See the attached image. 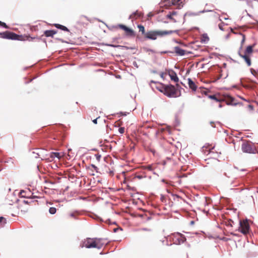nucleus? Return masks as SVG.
Returning a JSON list of instances; mask_svg holds the SVG:
<instances>
[{
  "mask_svg": "<svg viewBox=\"0 0 258 258\" xmlns=\"http://www.w3.org/2000/svg\"><path fill=\"white\" fill-rule=\"evenodd\" d=\"M104 245V243L102 242L101 239L87 238L82 241L80 244V247L82 248L85 247L88 248H97L100 249Z\"/></svg>",
  "mask_w": 258,
  "mask_h": 258,
  "instance_id": "1",
  "label": "nucleus"
},
{
  "mask_svg": "<svg viewBox=\"0 0 258 258\" xmlns=\"http://www.w3.org/2000/svg\"><path fill=\"white\" fill-rule=\"evenodd\" d=\"M158 89L160 92L169 97L175 98L180 96L181 95L180 91L172 85H161V87Z\"/></svg>",
  "mask_w": 258,
  "mask_h": 258,
  "instance_id": "2",
  "label": "nucleus"
},
{
  "mask_svg": "<svg viewBox=\"0 0 258 258\" xmlns=\"http://www.w3.org/2000/svg\"><path fill=\"white\" fill-rule=\"evenodd\" d=\"M174 31L172 30H151L146 32L144 38L145 39L156 40L158 36L162 37L165 35H170Z\"/></svg>",
  "mask_w": 258,
  "mask_h": 258,
  "instance_id": "3",
  "label": "nucleus"
},
{
  "mask_svg": "<svg viewBox=\"0 0 258 258\" xmlns=\"http://www.w3.org/2000/svg\"><path fill=\"white\" fill-rule=\"evenodd\" d=\"M238 230L244 235H247L249 233L250 226L247 220H242L239 221Z\"/></svg>",
  "mask_w": 258,
  "mask_h": 258,
  "instance_id": "4",
  "label": "nucleus"
},
{
  "mask_svg": "<svg viewBox=\"0 0 258 258\" xmlns=\"http://www.w3.org/2000/svg\"><path fill=\"white\" fill-rule=\"evenodd\" d=\"M0 36L2 38L12 39V40H21L20 37L21 36L15 34L14 32L10 31H5L4 32L0 33Z\"/></svg>",
  "mask_w": 258,
  "mask_h": 258,
  "instance_id": "5",
  "label": "nucleus"
},
{
  "mask_svg": "<svg viewBox=\"0 0 258 258\" xmlns=\"http://www.w3.org/2000/svg\"><path fill=\"white\" fill-rule=\"evenodd\" d=\"M118 27L124 31L125 35L128 37L135 36V33L133 30L123 24H119Z\"/></svg>",
  "mask_w": 258,
  "mask_h": 258,
  "instance_id": "6",
  "label": "nucleus"
},
{
  "mask_svg": "<svg viewBox=\"0 0 258 258\" xmlns=\"http://www.w3.org/2000/svg\"><path fill=\"white\" fill-rule=\"evenodd\" d=\"M241 149L243 152L247 153H254V149L253 148L252 145L248 142H244L242 144Z\"/></svg>",
  "mask_w": 258,
  "mask_h": 258,
  "instance_id": "7",
  "label": "nucleus"
},
{
  "mask_svg": "<svg viewBox=\"0 0 258 258\" xmlns=\"http://www.w3.org/2000/svg\"><path fill=\"white\" fill-rule=\"evenodd\" d=\"M168 245V241L165 237H164L163 239H161L156 241L155 246L157 249H162L165 246Z\"/></svg>",
  "mask_w": 258,
  "mask_h": 258,
  "instance_id": "8",
  "label": "nucleus"
},
{
  "mask_svg": "<svg viewBox=\"0 0 258 258\" xmlns=\"http://www.w3.org/2000/svg\"><path fill=\"white\" fill-rule=\"evenodd\" d=\"M238 54L241 57L244 59L248 66H250L251 65V60L249 55L245 53L244 54H242L240 51L238 52Z\"/></svg>",
  "mask_w": 258,
  "mask_h": 258,
  "instance_id": "9",
  "label": "nucleus"
},
{
  "mask_svg": "<svg viewBox=\"0 0 258 258\" xmlns=\"http://www.w3.org/2000/svg\"><path fill=\"white\" fill-rule=\"evenodd\" d=\"M143 16V14L142 12H139L138 11H136L135 12L133 13L132 14H131L130 17V19H137L138 18H141Z\"/></svg>",
  "mask_w": 258,
  "mask_h": 258,
  "instance_id": "10",
  "label": "nucleus"
},
{
  "mask_svg": "<svg viewBox=\"0 0 258 258\" xmlns=\"http://www.w3.org/2000/svg\"><path fill=\"white\" fill-rule=\"evenodd\" d=\"M174 52L178 55L182 56L185 54L186 51L181 49L179 46H175L174 48Z\"/></svg>",
  "mask_w": 258,
  "mask_h": 258,
  "instance_id": "11",
  "label": "nucleus"
},
{
  "mask_svg": "<svg viewBox=\"0 0 258 258\" xmlns=\"http://www.w3.org/2000/svg\"><path fill=\"white\" fill-rule=\"evenodd\" d=\"M188 85L190 89L193 91H196L197 89V86L196 85L195 83L192 81L190 78H188L187 79Z\"/></svg>",
  "mask_w": 258,
  "mask_h": 258,
  "instance_id": "12",
  "label": "nucleus"
},
{
  "mask_svg": "<svg viewBox=\"0 0 258 258\" xmlns=\"http://www.w3.org/2000/svg\"><path fill=\"white\" fill-rule=\"evenodd\" d=\"M169 75L171 80L174 81L175 82H177L178 81V78L175 72L172 71L171 73H169Z\"/></svg>",
  "mask_w": 258,
  "mask_h": 258,
  "instance_id": "13",
  "label": "nucleus"
},
{
  "mask_svg": "<svg viewBox=\"0 0 258 258\" xmlns=\"http://www.w3.org/2000/svg\"><path fill=\"white\" fill-rule=\"evenodd\" d=\"M87 21V18L86 17L84 16H81L78 18V23L84 25L85 24L86 21Z\"/></svg>",
  "mask_w": 258,
  "mask_h": 258,
  "instance_id": "14",
  "label": "nucleus"
},
{
  "mask_svg": "<svg viewBox=\"0 0 258 258\" xmlns=\"http://www.w3.org/2000/svg\"><path fill=\"white\" fill-rule=\"evenodd\" d=\"M176 15H177V12L173 11L172 13H170L169 14H168L166 16V17L167 18L169 19L170 20H171L172 22H176L177 21L173 18V16H175Z\"/></svg>",
  "mask_w": 258,
  "mask_h": 258,
  "instance_id": "15",
  "label": "nucleus"
},
{
  "mask_svg": "<svg viewBox=\"0 0 258 258\" xmlns=\"http://www.w3.org/2000/svg\"><path fill=\"white\" fill-rule=\"evenodd\" d=\"M44 33L46 37H53L56 33V31L54 30H46Z\"/></svg>",
  "mask_w": 258,
  "mask_h": 258,
  "instance_id": "16",
  "label": "nucleus"
},
{
  "mask_svg": "<svg viewBox=\"0 0 258 258\" xmlns=\"http://www.w3.org/2000/svg\"><path fill=\"white\" fill-rule=\"evenodd\" d=\"M254 46V44L253 45L248 46L245 50L244 53L250 55L253 52V47Z\"/></svg>",
  "mask_w": 258,
  "mask_h": 258,
  "instance_id": "17",
  "label": "nucleus"
},
{
  "mask_svg": "<svg viewBox=\"0 0 258 258\" xmlns=\"http://www.w3.org/2000/svg\"><path fill=\"white\" fill-rule=\"evenodd\" d=\"M172 196L173 197V200L177 203H181V201H184L180 196L177 195L176 194H172Z\"/></svg>",
  "mask_w": 258,
  "mask_h": 258,
  "instance_id": "18",
  "label": "nucleus"
},
{
  "mask_svg": "<svg viewBox=\"0 0 258 258\" xmlns=\"http://www.w3.org/2000/svg\"><path fill=\"white\" fill-rule=\"evenodd\" d=\"M54 26L58 28V29H61L63 31H69V29L64 26H63V25H61L60 24H54Z\"/></svg>",
  "mask_w": 258,
  "mask_h": 258,
  "instance_id": "19",
  "label": "nucleus"
},
{
  "mask_svg": "<svg viewBox=\"0 0 258 258\" xmlns=\"http://www.w3.org/2000/svg\"><path fill=\"white\" fill-rule=\"evenodd\" d=\"M138 28H139V32H141L142 35L145 37L147 32L145 31L144 26L142 25H138Z\"/></svg>",
  "mask_w": 258,
  "mask_h": 258,
  "instance_id": "20",
  "label": "nucleus"
},
{
  "mask_svg": "<svg viewBox=\"0 0 258 258\" xmlns=\"http://www.w3.org/2000/svg\"><path fill=\"white\" fill-rule=\"evenodd\" d=\"M50 157L51 158H54L56 157L58 159H60L61 157V156L60 155L59 153L52 152L51 153Z\"/></svg>",
  "mask_w": 258,
  "mask_h": 258,
  "instance_id": "21",
  "label": "nucleus"
},
{
  "mask_svg": "<svg viewBox=\"0 0 258 258\" xmlns=\"http://www.w3.org/2000/svg\"><path fill=\"white\" fill-rule=\"evenodd\" d=\"M20 195L22 197L29 198V196L27 194V192L23 190H22L20 191Z\"/></svg>",
  "mask_w": 258,
  "mask_h": 258,
  "instance_id": "22",
  "label": "nucleus"
},
{
  "mask_svg": "<svg viewBox=\"0 0 258 258\" xmlns=\"http://www.w3.org/2000/svg\"><path fill=\"white\" fill-rule=\"evenodd\" d=\"M6 223V219L3 217H0V225L3 226Z\"/></svg>",
  "mask_w": 258,
  "mask_h": 258,
  "instance_id": "23",
  "label": "nucleus"
},
{
  "mask_svg": "<svg viewBox=\"0 0 258 258\" xmlns=\"http://www.w3.org/2000/svg\"><path fill=\"white\" fill-rule=\"evenodd\" d=\"M56 212V209L54 207H51L49 209V212L51 214H54Z\"/></svg>",
  "mask_w": 258,
  "mask_h": 258,
  "instance_id": "24",
  "label": "nucleus"
},
{
  "mask_svg": "<svg viewBox=\"0 0 258 258\" xmlns=\"http://www.w3.org/2000/svg\"><path fill=\"white\" fill-rule=\"evenodd\" d=\"M209 98H210V99H213L214 100H215L217 102H220L221 100L219 99H218L216 97V95H210L209 96Z\"/></svg>",
  "mask_w": 258,
  "mask_h": 258,
  "instance_id": "25",
  "label": "nucleus"
},
{
  "mask_svg": "<svg viewBox=\"0 0 258 258\" xmlns=\"http://www.w3.org/2000/svg\"><path fill=\"white\" fill-rule=\"evenodd\" d=\"M240 35L242 36V38L241 42V47H242L245 40V36L243 34H240Z\"/></svg>",
  "mask_w": 258,
  "mask_h": 258,
  "instance_id": "26",
  "label": "nucleus"
},
{
  "mask_svg": "<svg viewBox=\"0 0 258 258\" xmlns=\"http://www.w3.org/2000/svg\"><path fill=\"white\" fill-rule=\"evenodd\" d=\"M20 207L21 208V212H23L24 213L27 212L29 210V208H23V206L22 205H20Z\"/></svg>",
  "mask_w": 258,
  "mask_h": 258,
  "instance_id": "27",
  "label": "nucleus"
},
{
  "mask_svg": "<svg viewBox=\"0 0 258 258\" xmlns=\"http://www.w3.org/2000/svg\"><path fill=\"white\" fill-rule=\"evenodd\" d=\"M181 0H171L172 5H177Z\"/></svg>",
  "mask_w": 258,
  "mask_h": 258,
  "instance_id": "28",
  "label": "nucleus"
},
{
  "mask_svg": "<svg viewBox=\"0 0 258 258\" xmlns=\"http://www.w3.org/2000/svg\"><path fill=\"white\" fill-rule=\"evenodd\" d=\"M0 25L3 26V27H5V28H8L7 25L4 22L0 21Z\"/></svg>",
  "mask_w": 258,
  "mask_h": 258,
  "instance_id": "29",
  "label": "nucleus"
},
{
  "mask_svg": "<svg viewBox=\"0 0 258 258\" xmlns=\"http://www.w3.org/2000/svg\"><path fill=\"white\" fill-rule=\"evenodd\" d=\"M118 131L120 134H123L124 132V127H119L118 129Z\"/></svg>",
  "mask_w": 258,
  "mask_h": 258,
  "instance_id": "30",
  "label": "nucleus"
},
{
  "mask_svg": "<svg viewBox=\"0 0 258 258\" xmlns=\"http://www.w3.org/2000/svg\"><path fill=\"white\" fill-rule=\"evenodd\" d=\"M77 215L76 212H73L70 214V216L73 218H75L76 216Z\"/></svg>",
  "mask_w": 258,
  "mask_h": 258,
  "instance_id": "31",
  "label": "nucleus"
},
{
  "mask_svg": "<svg viewBox=\"0 0 258 258\" xmlns=\"http://www.w3.org/2000/svg\"><path fill=\"white\" fill-rule=\"evenodd\" d=\"M228 99H229V101H230V102L229 103H227V104L231 103L233 101V100H234V99L232 97H230V96H229L228 97Z\"/></svg>",
  "mask_w": 258,
  "mask_h": 258,
  "instance_id": "32",
  "label": "nucleus"
},
{
  "mask_svg": "<svg viewBox=\"0 0 258 258\" xmlns=\"http://www.w3.org/2000/svg\"><path fill=\"white\" fill-rule=\"evenodd\" d=\"M100 118V116H98V117H97L96 118H95V119H93V120H92L94 124H97V120H98V118Z\"/></svg>",
  "mask_w": 258,
  "mask_h": 258,
  "instance_id": "33",
  "label": "nucleus"
},
{
  "mask_svg": "<svg viewBox=\"0 0 258 258\" xmlns=\"http://www.w3.org/2000/svg\"><path fill=\"white\" fill-rule=\"evenodd\" d=\"M251 72L254 76H256V75L257 74V72L253 69L251 70Z\"/></svg>",
  "mask_w": 258,
  "mask_h": 258,
  "instance_id": "34",
  "label": "nucleus"
},
{
  "mask_svg": "<svg viewBox=\"0 0 258 258\" xmlns=\"http://www.w3.org/2000/svg\"><path fill=\"white\" fill-rule=\"evenodd\" d=\"M228 224L230 225V226L232 227L233 226V224H234V222L232 220H229L228 221Z\"/></svg>",
  "mask_w": 258,
  "mask_h": 258,
  "instance_id": "35",
  "label": "nucleus"
},
{
  "mask_svg": "<svg viewBox=\"0 0 258 258\" xmlns=\"http://www.w3.org/2000/svg\"><path fill=\"white\" fill-rule=\"evenodd\" d=\"M91 166L94 169V170L96 171V172H98V168L97 167H96L95 165H93V164H92L91 165Z\"/></svg>",
  "mask_w": 258,
  "mask_h": 258,
  "instance_id": "36",
  "label": "nucleus"
},
{
  "mask_svg": "<svg viewBox=\"0 0 258 258\" xmlns=\"http://www.w3.org/2000/svg\"><path fill=\"white\" fill-rule=\"evenodd\" d=\"M95 156H96V159L98 161H99L100 159V158H101V156L100 155H98V154H97Z\"/></svg>",
  "mask_w": 258,
  "mask_h": 258,
  "instance_id": "37",
  "label": "nucleus"
},
{
  "mask_svg": "<svg viewBox=\"0 0 258 258\" xmlns=\"http://www.w3.org/2000/svg\"><path fill=\"white\" fill-rule=\"evenodd\" d=\"M23 203L25 204V205H27V204H29L30 203H31V202H28V201H26V200H24L23 201Z\"/></svg>",
  "mask_w": 258,
  "mask_h": 258,
  "instance_id": "38",
  "label": "nucleus"
},
{
  "mask_svg": "<svg viewBox=\"0 0 258 258\" xmlns=\"http://www.w3.org/2000/svg\"><path fill=\"white\" fill-rule=\"evenodd\" d=\"M27 40H29V41H30V40H32L33 39H35V38H35V37L32 38V37H29V36H27Z\"/></svg>",
  "mask_w": 258,
  "mask_h": 258,
  "instance_id": "39",
  "label": "nucleus"
},
{
  "mask_svg": "<svg viewBox=\"0 0 258 258\" xmlns=\"http://www.w3.org/2000/svg\"><path fill=\"white\" fill-rule=\"evenodd\" d=\"M147 169H148L149 170H152V167L151 165H148L147 166Z\"/></svg>",
  "mask_w": 258,
  "mask_h": 258,
  "instance_id": "40",
  "label": "nucleus"
},
{
  "mask_svg": "<svg viewBox=\"0 0 258 258\" xmlns=\"http://www.w3.org/2000/svg\"><path fill=\"white\" fill-rule=\"evenodd\" d=\"M248 108L251 109V110H252L253 109V106L251 105H248Z\"/></svg>",
  "mask_w": 258,
  "mask_h": 258,
  "instance_id": "41",
  "label": "nucleus"
},
{
  "mask_svg": "<svg viewBox=\"0 0 258 258\" xmlns=\"http://www.w3.org/2000/svg\"><path fill=\"white\" fill-rule=\"evenodd\" d=\"M219 27L221 30H223L222 27V24H219Z\"/></svg>",
  "mask_w": 258,
  "mask_h": 258,
  "instance_id": "42",
  "label": "nucleus"
},
{
  "mask_svg": "<svg viewBox=\"0 0 258 258\" xmlns=\"http://www.w3.org/2000/svg\"><path fill=\"white\" fill-rule=\"evenodd\" d=\"M143 231H148L149 232H151V230H149V229H143Z\"/></svg>",
  "mask_w": 258,
  "mask_h": 258,
  "instance_id": "43",
  "label": "nucleus"
},
{
  "mask_svg": "<svg viewBox=\"0 0 258 258\" xmlns=\"http://www.w3.org/2000/svg\"><path fill=\"white\" fill-rule=\"evenodd\" d=\"M109 174L110 175H112L113 174V172L112 171H110Z\"/></svg>",
  "mask_w": 258,
  "mask_h": 258,
  "instance_id": "44",
  "label": "nucleus"
},
{
  "mask_svg": "<svg viewBox=\"0 0 258 258\" xmlns=\"http://www.w3.org/2000/svg\"><path fill=\"white\" fill-rule=\"evenodd\" d=\"M117 230V229H116V228L114 229V232H116Z\"/></svg>",
  "mask_w": 258,
  "mask_h": 258,
  "instance_id": "45",
  "label": "nucleus"
},
{
  "mask_svg": "<svg viewBox=\"0 0 258 258\" xmlns=\"http://www.w3.org/2000/svg\"><path fill=\"white\" fill-rule=\"evenodd\" d=\"M222 106L221 104L219 105V107H221Z\"/></svg>",
  "mask_w": 258,
  "mask_h": 258,
  "instance_id": "46",
  "label": "nucleus"
}]
</instances>
